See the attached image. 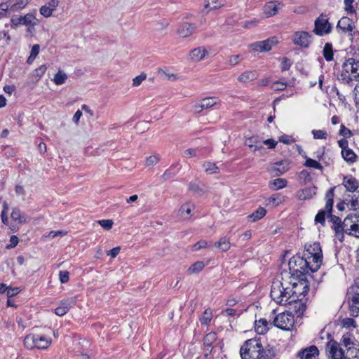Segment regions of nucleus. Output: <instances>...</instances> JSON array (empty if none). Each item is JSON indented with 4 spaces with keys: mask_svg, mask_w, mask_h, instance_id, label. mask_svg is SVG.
I'll list each match as a JSON object with an SVG mask.
<instances>
[{
    "mask_svg": "<svg viewBox=\"0 0 359 359\" xmlns=\"http://www.w3.org/2000/svg\"><path fill=\"white\" fill-rule=\"evenodd\" d=\"M341 344L345 348V359H359V341L352 334H344Z\"/></svg>",
    "mask_w": 359,
    "mask_h": 359,
    "instance_id": "nucleus-5",
    "label": "nucleus"
},
{
    "mask_svg": "<svg viewBox=\"0 0 359 359\" xmlns=\"http://www.w3.org/2000/svg\"><path fill=\"white\" fill-rule=\"evenodd\" d=\"M306 252L309 255L306 259L311 261L310 270L315 272L319 269L323 262V252L318 243H314L306 247Z\"/></svg>",
    "mask_w": 359,
    "mask_h": 359,
    "instance_id": "nucleus-7",
    "label": "nucleus"
},
{
    "mask_svg": "<svg viewBox=\"0 0 359 359\" xmlns=\"http://www.w3.org/2000/svg\"><path fill=\"white\" fill-rule=\"evenodd\" d=\"M305 166L309 167V168H313L318 170H323V166L320 163H319L317 161L311 159V158H307L305 162Z\"/></svg>",
    "mask_w": 359,
    "mask_h": 359,
    "instance_id": "nucleus-50",
    "label": "nucleus"
},
{
    "mask_svg": "<svg viewBox=\"0 0 359 359\" xmlns=\"http://www.w3.org/2000/svg\"><path fill=\"white\" fill-rule=\"evenodd\" d=\"M312 35L304 31L295 32L292 36V41L296 46L308 48L312 42Z\"/></svg>",
    "mask_w": 359,
    "mask_h": 359,
    "instance_id": "nucleus-12",
    "label": "nucleus"
},
{
    "mask_svg": "<svg viewBox=\"0 0 359 359\" xmlns=\"http://www.w3.org/2000/svg\"><path fill=\"white\" fill-rule=\"evenodd\" d=\"M11 217L14 222H17L18 224H25L28 222L27 216L22 214L18 208L13 209Z\"/></svg>",
    "mask_w": 359,
    "mask_h": 359,
    "instance_id": "nucleus-29",
    "label": "nucleus"
},
{
    "mask_svg": "<svg viewBox=\"0 0 359 359\" xmlns=\"http://www.w3.org/2000/svg\"><path fill=\"white\" fill-rule=\"evenodd\" d=\"M287 182L283 178H277L269 182L270 189L278 190L287 187Z\"/></svg>",
    "mask_w": 359,
    "mask_h": 359,
    "instance_id": "nucleus-36",
    "label": "nucleus"
},
{
    "mask_svg": "<svg viewBox=\"0 0 359 359\" xmlns=\"http://www.w3.org/2000/svg\"><path fill=\"white\" fill-rule=\"evenodd\" d=\"M325 210H320L318 214L316 215L315 221L316 222L320 223L322 224H325V214H326Z\"/></svg>",
    "mask_w": 359,
    "mask_h": 359,
    "instance_id": "nucleus-54",
    "label": "nucleus"
},
{
    "mask_svg": "<svg viewBox=\"0 0 359 359\" xmlns=\"http://www.w3.org/2000/svg\"><path fill=\"white\" fill-rule=\"evenodd\" d=\"M52 344V339L46 334H27L24 339L25 347L32 350L34 348L38 349H47Z\"/></svg>",
    "mask_w": 359,
    "mask_h": 359,
    "instance_id": "nucleus-4",
    "label": "nucleus"
},
{
    "mask_svg": "<svg viewBox=\"0 0 359 359\" xmlns=\"http://www.w3.org/2000/svg\"><path fill=\"white\" fill-rule=\"evenodd\" d=\"M195 210V205L190 201L186 202L181 205L178 210V216L183 220H189L193 211Z\"/></svg>",
    "mask_w": 359,
    "mask_h": 359,
    "instance_id": "nucleus-19",
    "label": "nucleus"
},
{
    "mask_svg": "<svg viewBox=\"0 0 359 359\" xmlns=\"http://www.w3.org/2000/svg\"><path fill=\"white\" fill-rule=\"evenodd\" d=\"M161 156L159 154L151 155L146 158L145 165L147 167H151L156 165L160 161Z\"/></svg>",
    "mask_w": 359,
    "mask_h": 359,
    "instance_id": "nucleus-45",
    "label": "nucleus"
},
{
    "mask_svg": "<svg viewBox=\"0 0 359 359\" xmlns=\"http://www.w3.org/2000/svg\"><path fill=\"white\" fill-rule=\"evenodd\" d=\"M146 79L147 74L144 72L141 73L139 76H137L133 79V86H140L142 84V81H144Z\"/></svg>",
    "mask_w": 359,
    "mask_h": 359,
    "instance_id": "nucleus-51",
    "label": "nucleus"
},
{
    "mask_svg": "<svg viewBox=\"0 0 359 359\" xmlns=\"http://www.w3.org/2000/svg\"><path fill=\"white\" fill-rule=\"evenodd\" d=\"M214 245L222 252H226L230 249L231 244L229 238L226 236H224L220 238L218 241L215 242Z\"/></svg>",
    "mask_w": 359,
    "mask_h": 359,
    "instance_id": "nucleus-30",
    "label": "nucleus"
},
{
    "mask_svg": "<svg viewBox=\"0 0 359 359\" xmlns=\"http://www.w3.org/2000/svg\"><path fill=\"white\" fill-rule=\"evenodd\" d=\"M255 330L259 334H264L268 330V322L266 320L261 318L259 320H255Z\"/></svg>",
    "mask_w": 359,
    "mask_h": 359,
    "instance_id": "nucleus-37",
    "label": "nucleus"
},
{
    "mask_svg": "<svg viewBox=\"0 0 359 359\" xmlns=\"http://www.w3.org/2000/svg\"><path fill=\"white\" fill-rule=\"evenodd\" d=\"M243 60L241 55H233L229 57L228 64L231 66H236L238 65Z\"/></svg>",
    "mask_w": 359,
    "mask_h": 359,
    "instance_id": "nucleus-49",
    "label": "nucleus"
},
{
    "mask_svg": "<svg viewBox=\"0 0 359 359\" xmlns=\"http://www.w3.org/2000/svg\"><path fill=\"white\" fill-rule=\"evenodd\" d=\"M189 189L192 191L193 194L198 196H202L205 193L204 190L196 183H190Z\"/></svg>",
    "mask_w": 359,
    "mask_h": 359,
    "instance_id": "nucleus-48",
    "label": "nucleus"
},
{
    "mask_svg": "<svg viewBox=\"0 0 359 359\" xmlns=\"http://www.w3.org/2000/svg\"><path fill=\"white\" fill-rule=\"evenodd\" d=\"M316 194V187H306L299 191L297 197L299 200L304 201L312 198Z\"/></svg>",
    "mask_w": 359,
    "mask_h": 359,
    "instance_id": "nucleus-24",
    "label": "nucleus"
},
{
    "mask_svg": "<svg viewBox=\"0 0 359 359\" xmlns=\"http://www.w3.org/2000/svg\"><path fill=\"white\" fill-rule=\"evenodd\" d=\"M343 185L346 191L354 192L359 187L358 181L353 177H345L343 180Z\"/></svg>",
    "mask_w": 359,
    "mask_h": 359,
    "instance_id": "nucleus-25",
    "label": "nucleus"
},
{
    "mask_svg": "<svg viewBox=\"0 0 359 359\" xmlns=\"http://www.w3.org/2000/svg\"><path fill=\"white\" fill-rule=\"evenodd\" d=\"M11 22L15 27L25 25L26 26L28 25H35L37 23V20L32 14H27L24 16L15 15L11 18Z\"/></svg>",
    "mask_w": 359,
    "mask_h": 359,
    "instance_id": "nucleus-16",
    "label": "nucleus"
},
{
    "mask_svg": "<svg viewBox=\"0 0 359 359\" xmlns=\"http://www.w3.org/2000/svg\"><path fill=\"white\" fill-rule=\"evenodd\" d=\"M263 44L262 47L264 48V51H267L271 49L272 46L275 44L276 41L274 39H269L265 41H262Z\"/></svg>",
    "mask_w": 359,
    "mask_h": 359,
    "instance_id": "nucleus-57",
    "label": "nucleus"
},
{
    "mask_svg": "<svg viewBox=\"0 0 359 359\" xmlns=\"http://www.w3.org/2000/svg\"><path fill=\"white\" fill-rule=\"evenodd\" d=\"M323 54L325 59L327 61L330 62L333 60L334 53H333L332 45L331 43H326L325 44V46H324L323 50Z\"/></svg>",
    "mask_w": 359,
    "mask_h": 359,
    "instance_id": "nucleus-42",
    "label": "nucleus"
},
{
    "mask_svg": "<svg viewBox=\"0 0 359 359\" xmlns=\"http://www.w3.org/2000/svg\"><path fill=\"white\" fill-rule=\"evenodd\" d=\"M334 188L330 189L325 196L326 204L325 207V210L327 211L328 214H330L332 210L333 207V198H334Z\"/></svg>",
    "mask_w": 359,
    "mask_h": 359,
    "instance_id": "nucleus-32",
    "label": "nucleus"
},
{
    "mask_svg": "<svg viewBox=\"0 0 359 359\" xmlns=\"http://www.w3.org/2000/svg\"><path fill=\"white\" fill-rule=\"evenodd\" d=\"M341 77L347 83L359 80V61L353 57L347 59L342 65Z\"/></svg>",
    "mask_w": 359,
    "mask_h": 359,
    "instance_id": "nucleus-6",
    "label": "nucleus"
},
{
    "mask_svg": "<svg viewBox=\"0 0 359 359\" xmlns=\"http://www.w3.org/2000/svg\"><path fill=\"white\" fill-rule=\"evenodd\" d=\"M332 229L335 232V237L340 241L342 242L344 241V232L345 231L346 227H344V224L341 226H336L335 227H332Z\"/></svg>",
    "mask_w": 359,
    "mask_h": 359,
    "instance_id": "nucleus-46",
    "label": "nucleus"
},
{
    "mask_svg": "<svg viewBox=\"0 0 359 359\" xmlns=\"http://www.w3.org/2000/svg\"><path fill=\"white\" fill-rule=\"evenodd\" d=\"M289 170V163L280 161L273 164L271 171L275 175H281Z\"/></svg>",
    "mask_w": 359,
    "mask_h": 359,
    "instance_id": "nucleus-23",
    "label": "nucleus"
},
{
    "mask_svg": "<svg viewBox=\"0 0 359 359\" xmlns=\"http://www.w3.org/2000/svg\"><path fill=\"white\" fill-rule=\"evenodd\" d=\"M348 299L351 301L350 309L353 313H359V279L356 280L348 291Z\"/></svg>",
    "mask_w": 359,
    "mask_h": 359,
    "instance_id": "nucleus-10",
    "label": "nucleus"
},
{
    "mask_svg": "<svg viewBox=\"0 0 359 359\" xmlns=\"http://www.w3.org/2000/svg\"><path fill=\"white\" fill-rule=\"evenodd\" d=\"M226 4V0H205L204 8L208 9V12L212 10L219 9Z\"/></svg>",
    "mask_w": 359,
    "mask_h": 359,
    "instance_id": "nucleus-28",
    "label": "nucleus"
},
{
    "mask_svg": "<svg viewBox=\"0 0 359 359\" xmlns=\"http://www.w3.org/2000/svg\"><path fill=\"white\" fill-rule=\"evenodd\" d=\"M283 281L276 280L273 282L271 290V297L277 304H287L291 298V290H289L287 281L283 278Z\"/></svg>",
    "mask_w": 359,
    "mask_h": 359,
    "instance_id": "nucleus-2",
    "label": "nucleus"
},
{
    "mask_svg": "<svg viewBox=\"0 0 359 359\" xmlns=\"http://www.w3.org/2000/svg\"><path fill=\"white\" fill-rule=\"evenodd\" d=\"M341 156L345 161L349 164H353L356 161L357 156L351 149L341 151Z\"/></svg>",
    "mask_w": 359,
    "mask_h": 359,
    "instance_id": "nucleus-34",
    "label": "nucleus"
},
{
    "mask_svg": "<svg viewBox=\"0 0 359 359\" xmlns=\"http://www.w3.org/2000/svg\"><path fill=\"white\" fill-rule=\"evenodd\" d=\"M209 53L204 46L194 48L189 53V58L192 62H200L204 60Z\"/></svg>",
    "mask_w": 359,
    "mask_h": 359,
    "instance_id": "nucleus-20",
    "label": "nucleus"
},
{
    "mask_svg": "<svg viewBox=\"0 0 359 359\" xmlns=\"http://www.w3.org/2000/svg\"><path fill=\"white\" fill-rule=\"evenodd\" d=\"M203 167L206 173L209 175L216 174L219 172V168L215 163L205 162L203 164Z\"/></svg>",
    "mask_w": 359,
    "mask_h": 359,
    "instance_id": "nucleus-41",
    "label": "nucleus"
},
{
    "mask_svg": "<svg viewBox=\"0 0 359 359\" xmlns=\"http://www.w3.org/2000/svg\"><path fill=\"white\" fill-rule=\"evenodd\" d=\"M266 214V210L263 207H259L258 209L248 216V219L252 222H255L263 218Z\"/></svg>",
    "mask_w": 359,
    "mask_h": 359,
    "instance_id": "nucleus-33",
    "label": "nucleus"
},
{
    "mask_svg": "<svg viewBox=\"0 0 359 359\" xmlns=\"http://www.w3.org/2000/svg\"><path fill=\"white\" fill-rule=\"evenodd\" d=\"M283 7V4L279 1L273 0L265 4L263 7V13L266 18L276 15L280 9Z\"/></svg>",
    "mask_w": 359,
    "mask_h": 359,
    "instance_id": "nucleus-15",
    "label": "nucleus"
},
{
    "mask_svg": "<svg viewBox=\"0 0 359 359\" xmlns=\"http://www.w3.org/2000/svg\"><path fill=\"white\" fill-rule=\"evenodd\" d=\"M11 36L8 32L5 29H0V48H4L9 44Z\"/></svg>",
    "mask_w": 359,
    "mask_h": 359,
    "instance_id": "nucleus-43",
    "label": "nucleus"
},
{
    "mask_svg": "<svg viewBox=\"0 0 359 359\" xmlns=\"http://www.w3.org/2000/svg\"><path fill=\"white\" fill-rule=\"evenodd\" d=\"M207 247H208V242L206 241L202 240V241H198L194 245L193 250L194 251H197V250H199L200 249L205 248Z\"/></svg>",
    "mask_w": 359,
    "mask_h": 359,
    "instance_id": "nucleus-64",
    "label": "nucleus"
},
{
    "mask_svg": "<svg viewBox=\"0 0 359 359\" xmlns=\"http://www.w3.org/2000/svg\"><path fill=\"white\" fill-rule=\"evenodd\" d=\"M196 29V25L194 23L184 22L180 23L177 29V34L182 38L191 36Z\"/></svg>",
    "mask_w": 359,
    "mask_h": 359,
    "instance_id": "nucleus-17",
    "label": "nucleus"
},
{
    "mask_svg": "<svg viewBox=\"0 0 359 359\" xmlns=\"http://www.w3.org/2000/svg\"><path fill=\"white\" fill-rule=\"evenodd\" d=\"M311 261L300 257H292L288 263L290 273L285 272V276H288L289 274H290L289 277L306 276L311 271L309 267L311 266Z\"/></svg>",
    "mask_w": 359,
    "mask_h": 359,
    "instance_id": "nucleus-3",
    "label": "nucleus"
},
{
    "mask_svg": "<svg viewBox=\"0 0 359 359\" xmlns=\"http://www.w3.org/2000/svg\"><path fill=\"white\" fill-rule=\"evenodd\" d=\"M170 25V22L166 19H162L156 23V30L158 32H163Z\"/></svg>",
    "mask_w": 359,
    "mask_h": 359,
    "instance_id": "nucleus-47",
    "label": "nucleus"
},
{
    "mask_svg": "<svg viewBox=\"0 0 359 359\" xmlns=\"http://www.w3.org/2000/svg\"><path fill=\"white\" fill-rule=\"evenodd\" d=\"M217 335L215 332H210L207 334L203 339V344L207 351H210L212 344L216 341Z\"/></svg>",
    "mask_w": 359,
    "mask_h": 359,
    "instance_id": "nucleus-38",
    "label": "nucleus"
},
{
    "mask_svg": "<svg viewBox=\"0 0 359 359\" xmlns=\"http://www.w3.org/2000/svg\"><path fill=\"white\" fill-rule=\"evenodd\" d=\"M269 203H273L276 206L279 205L282 203L280 196L279 194H273L268 198Z\"/></svg>",
    "mask_w": 359,
    "mask_h": 359,
    "instance_id": "nucleus-56",
    "label": "nucleus"
},
{
    "mask_svg": "<svg viewBox=\"0 0 359 359\" xmlns=\"http://www.w3.org/2000/svg\"><path fill=\"white\" fill-rule=\"evenodd\" d=\"M68 79V76L67 74L62 71V70H59L54 76V78L53 79V82L56 84V85H62L64 84L67 79Z\"/></svg>",
    "mask_w": 359,
    "mask_h": 359,
    "instance_id": "nucleus-40",
    "label": "nucleus"
},
{
    "mask_svg": "<svg viewBox=\"0 0 359 359\" xmlns=\"http://www.w3.org/2000/svg\"><path fill=\"white\" fill-rule=\"evenodd\" d=\"M338 323L342 327L348 329V330L355 328L357 326L356 322L355 321V320L353 318H340L338 320Z\"/></svg>",
    "mask_w": 359,
    "mask_h": 359,
    "instance_id": "nucleus-35",
    "label": "nucleus"
},
{
    "mask_svg": "<svg viewBox=\"0 0 359 359\" xmlns=\"http://www.w3.org/2000/svg\"><path fill=\"white\" fill-rule=\"evenodd\" d=\"M205 266V264L203 262L198 261L195 262L194 264L191 265L188 269L187 271L189 274L197 273L201 271Z\"/></svg>",
    "mask_w": 359,
    "mask_h": 359,
    "instance_id": "nucleus-44",
    "label": "nucleus"
},
{
    "mask_svg": "<svg viewBox=\"0 0 359 359\" xmlns=\"http://www.w3.org/2000/svg\"><path fill=\"white\" fill-rule=\"evenodd\" d=\"M341 344L334 340H330L327 343L326 352L332 359L345 358V351L341 347Z\"/></svg>",
    "mask_w": 359,
    "mask_h": 359,
    "instance_id": "nucleus-14",
    "label": "nucleus"
},
{
    "mask_svg": "<svg viewBox=\"0 0 359 359\" xmlns=\"http://www.w3.org/2000/svg\"><path fill=\"white\" fill-rule=\"evenodd\" d=\"M260 141V139L257 136H252L248 138L245 141V144L249 148H252L254 145L257 144Z\"/></svg>",
    "mask_w": 359,
    "mask_h": 359,
    "instance_id": "nucleus-52",
    "label": "nucleus"
},
{
    "mask_svg": "<svg viewBox=\"0 0 359 359\" xmlns=\"http://www.w3.org/2000/svg\"><path fill=\"white\" fill-rule=\"evenodd\" d=\"M339 135L344 136L345 138H348L353 135V133L351 130L347 128L345 126L341 125Z\"/></svg>",
    "mask_w": 359,
    "mask_h": 359,
    "instance_id": "nucleus-58",
    "label": "nucleus"
},
{
    "mask_svg": "<svg viewBox=\"0 0 359 359\" xmlns=\"http://www.w3.org/2000/svg\"><path fill=\"white\" fill-rule=\"evenodd\" d=\"M241 356L243 359H272L275 351L272 348H264L259 339H250L241 346Z\"/></svg>",
    "mask_w": 359,
    "mask_h": 359,
    "instance_id": "nucleus-1",
    "label": "nucleus"
},
{
    "mask_svg": "<svg viewBox=\"0 0 359 359\" xmlns=\"http://www.w3.org/2000/svg\"><path fill=\"white\" fill-rule=\"evenodd\" d=\"M47 69V67L45 65L40 66L39 68L35 69L34 75L37 76L39 79L41 78L46 72Z\"/></svg>",
    "mask_w": 359,
    "mask_h": 359,
    "instance_id": "nucleus-63",
    "label": "nucleus"
},
{
    "mask_svg": "<svg viewBox=\"0 0 359 359\" xmlns=\"http://www.w3.org/2000/svg\"><path fill=\"white\" fill-rule=\"evenodd\" d=\"M314 29L313 32L318 36H323L331 32L332 25L328 22V19L323 14L317 18L314 22Z\"/></svg>",
    "mask_w": 359,
    "mask_h": 359,
    "instance_id": "nucleus-11",
    "label": "nucleus"
},
{
    "mask_svg": "<svg viewBox=\"0 0 359 359\" xmlns=\"http://www.w3.org/2000/svg\"><path fill=\"white\" fill-rule=\"evenodd\" d=\"M12 0H7L6 2L0 4V18L6 15V11L9 8V4H11Z\"/></svg>",
    "mask_w": 359,
    "mask_h": 359,
    "instance_id": "nucleus-55",
    "label": "nucleus"
},
{
    "mask_svg": "<svg viewBox=\"0 0 359 359\" xmlns=\"http://www.w3.org/2000/svg\"><path fill=\"white\" fill-rule=\"evenodd\" d=\"M98 223L100 224L102 227L107 230H109L112 228L113 221L111 219H102L98 221Z\"/></svg>",
    "mask_w": 359,
    "mask_h": 359,
    "instance_id": "nucleus-59",
    "label": "nucleus"
},
{
    "mask_svg": "<svg viewBox=\"0 0 359 359\" xmlns=\"http://www.w3.org/2000/svg\"><path fill=\"white\" fill-rule=\"evenodd\" d=\"M257 78V74L255 71H245L238 77V81L241 83H247L255 80Z\"/></svg>",
    "mask_w": 359,
    "mask_h": 359,
    "instance_id": "nucleus-31",
    "label": "nucleus"
},
{
    "mask_svg": "<svg viewBox=\"0 0 359 359\" xmlns=\"http://www.w3.org/2000/svg\"><path fill=\"white\" fill-rule=\"evenodd\" d=\"M287 87V84L285 83H282V82H279V81H277V82H275L272 84L271 86V88L274 90H279V91H281V90H283L286 88Z\"/></svg>",
    "mask_w": 359,
    "mask_h": 359,
    "instance_id": "nucleus-62",
    "label": "nucleus"
},
{
    "mask_svg": "<svg viewBox=\"0 0 359 359\" xmlns=\"http://www.w3.org/2000/svg\"><path fill=\"white\" fill-rule=\"evenodd\" d=\"M318 355V349L315 346H309L298 353L299 359H313Z\"/></svg>",
    "mask_w": 359,
    "mask_h": 359,
    "instance_id": "nucleus-22",
    "label": "nucleus"
},
{
    "mask_svg": "<svg viewBox=\"0 0 359 359\" xmlns=\"http://www.w3.org/2000/svg\"><path fill=\"white\" fill-rule=\"evenodd\" d=\"M58 5V0H50L44 6L41 7L40 13L45 18L50 17Z\"/></svg>",
    "mask_w": 359,
    "mask_h": 359,
    "instance_id": "nucleus-21",
    "label": "nucleus"
},
{
    "mask_svg": "<svg viewBox=\"0 0 359 359\" xmlns=\"http://www.w3.org/2000/svg\"><path fill=\"white\" fill-rule=\"evenodd\" d=\"M287 304L296 314H303L306 311V306L300 300H288Z\"/></svg>",
    "mask_w": 359,
    "mask_h": 359,
    "instance_id": "nucleus-26",
    "label": "nucleus"
},
{
    "mask_svg": "<svg viewBox=\"0 0 359 359\" xmlns=\"http://www.w3.org/2000/svg\"><path fill=\"white\" fill-rule=\"evenodd\" d=\"M337 28L341 29L343 33L352 36L355 26L352 20L347 17H343L339 20Z\"/></svg>",
    "mask_w": 359,
    "mask_h": 359,
    "instance_id": "nucleus-18",
    "label": "nucleus"
},
{
    "mask_svg": "<svg viewBox=\"0 0 359 359\" xmlns=\"http://www.w3.org/2000/svg\"><path fill=\"white\" fill-rule=\"evenodd\" d=\"M273 323L277 327L283 330H291L297 323L294 316H276Z\"/></svg>",
    "mask_w": 359,
    "mask_h": 359,
    "instance_id": "nucleus-13",
    "label": "nucleus"
},
{
    "mask_svg": "<svg viewBox=\"0 0 359 359\" xmlns=\"http://www.w3.org/2000/svg\"><path fill=\"white\" fill-rule=\"evenodd\" d=\"M218 98L216 97H205L200 100L203 109H209L217 104Z\"/></svg>",
    "mask_w": 359,
    "mask_h": 359,
    "instance_id": "nucleus-39",
    "label": "nucleus"
},
{
    "mask_svg": "<svg viewBox=\"0 0 359 359\" xmlns=\"http://www.w3.org/2000/svg\"><path fill=\"white\" fill-rule=\"evenodd\" d=\"M75 304L74 299H68L62 302L60 306L55 309V314H66L71 311V308Z\"/></svg>",
    "mask_w": 359,
    "mask_h": 359,
    "instance_id": "nucleus-27",
    "label": "nucleus"
},
{
    "mask_svg": "<svg viewBox=\"0 0 359 359\" xmlns=\"http://www.w3.org/2000/svg\"><path fill=\"white\" fill-rule=\"evenodd\" d=\"M60 280L62 283H66L69 279V273L67 271H60L59 273Z\"/></svg>",
    "mask_w": 359,
    "mask_h": 359,
    "instance_id": "nucleus-61",
    "label": "nucleus"
},
{
    "mask_svg": "<svg viewBox=\"0 0 359 359\" xmlns=\"http://www.w3.org/2000/svg\"><path fill=\"white\" fill-rule=\"evenodd\" d=\"M159 74L164 76L166 79H168V80H170L171 81H174L177 80L178 78L177 74H175L172 73H168L163 69H161L159 71Z\"/></svg>",
    "mask_w": 359,
    "mask_h": 359,
    "instance_id": "nucleus-60",
    "label": "nucleus"
},
{
    "mask_svg": "<svg viewBox=\"0 0 359 359\" xmlns=\"http://www.w3.org/2000/svg\"><path fill=\"white\" fill-rule=\"evenodd\" d=\"M312 134L315 139H326L327 133L323 130H313Z\"/></svg>",
    "mask_w": 359,
    "mask_h": 359,
    "instance_id": "nucleus-53",
    "label": "nucleus"
},
{
    "mask_svg": "<svg viewBox=\"0 0 359 359\" xmlns=\"http://www.w3.org/2000/svg\"><path fill=\"white\" fill-rule=\"evenodd\" d=\"M289 278L290 281L287 282V285H292V288L289 287V290H291V297L295 295L298 298L299 296H305L308 293L309 285L306 276H293L289 277Z\"/></svg>",
    "mask_w": 359,
    "mask_h": 359,
    "instance_id": "nucleus-8",
    "label": "nucleus"
},
{
    "mask_svg": "<svg viewBox=\"0 0 359 359\" xmlns=\"http://www.w3.org/2000/svg\"><path fill=\"white\" fill-rule=\"evenodd\" d=\"M345 232L349 235L359 238V215H348L343 222Z\"/></svg>",
    "mask_w": 359,
    "mask_h": 359,
    "instance_id": "nucleus-9",
    "label": "nucleus"
}]
</instances>
